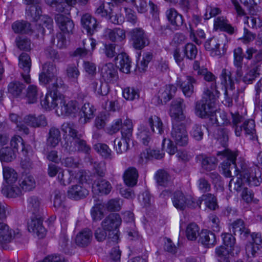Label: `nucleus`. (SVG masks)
Listing matches in <instances>:
<instances>
[{"mask_svg":"<svg viewBox=\"0 0 262 262\" xmlns=\"http://www.w3.org/2000/svg\"><path fill=\"white\" fill-rule=\"evenodd\" d=\"M223 154L226 158V159L221 164V168L222 173L226 178L232 177L231 175V170L234 169L235 176L240 175L243 177L244 179L250 186H257L260 184V181L256 177L251 176L246 171V166L244 165L242 166L239 169L235 163L237 154L228 150H225L223 152H219L217 155Z\"/></svg>","mask_w":262,"mask_h":262,"instance_id":"nucleus-1","label":"nucleus"},{"mask_svg":"<svg viewBox=\"0 0 262 262\" xmlns=\"http://www.w3.org/2000/svg\"><path fill=\"white\" fill-rule=\"evenodd\" d=\"M219 95L214 94L213 92L204 91L202 99L195 103V113L196 116L201 118H206L214 114L216 111L215 102Z\"/></svg>","mask_w":262,"mask_h":262,"instance_id":"nucleus-2","label":"nucleus"},{"mask_svg":"<svg viewBox=\"0 0 262 262\" xmlns=\"http://www.w3.org/2000/svg\"><path fill=\"white\" fill-rule=\"evenodd\" d=\"M61 130L64 133L68 134L72 138V143L74 149L72 151H77L89 154L91 151L90 146L87 144L85 140L82 139V135L77 129L76 125L73 122H65L61 126Z\"/></svg>","mask_w":262,"mask_h":262,"instance_id":"nucleus-3","label":"nucleus"},{"mask_svg":"<svg viewBox=\"0 0 262 262\" xmlns=\"http://www.w3.org/2000/svg\"><path fill=\"white\" fill-rule=\"evenodd\" d=\"M64 84L62 78H57L56 82L50 84L48 92L43 99L41 100V106L46 110L58 109L62 95L58 93V89Z\"/></svg>","mask_w":262,"mask_h":262,"instance_id":"nucleus-4","label":"nucleus"},{"mask_svg":"<svg viewBox=\"0 0 262 262\" xmlns=\"http://www.w3.org/2000/svg\"><path fill=\"white\" fill-rule=\"evenodd\" d=\"M233 54L234 64L237 68H242L244 57L247 60H252V65H256L262 61V49L258 50L255 48L250 47L244 54L242 48L238 47L234 50Z\"/></svg>","mask_w":262,"mask_h":262,"instance_id":"nucleus-5","label":"nucleus"},{"mask_svg":"<svg viewBox=\"0 0 262 262\" xmlns=\"http://www.w3.org/2000/svg\"><path fill=\"white\" fill-rule=\"evenodd\" d=\"M121 222L118 214L111 213L101 223L102 227L108 232V238L113 242H117L118 240L119 227Z\"/></svg>","mask_w":262,"mask_h":262,"instance_id":"nucleus-6","label":"nucleus"},{"mask_svg":"<svg viewBox=\"0 0 262 262\" xmlns=\"http://www.w3.org/2000/svg\"><path fill=\"white\" fill-rule=\"evenodd\" d=\"M21 236V233L18 229L13 230L6 223L0 222V246L2 248L9 249L12 241Z\"/></svg>","mask_w":262,"mask_h":262,"instance_id":"nucleus-7","label":"nucleus"},{"mask_svg":"<svg viewBox=\"0 0 262 262\" xmlns=\"http://www.w3.org/2000/svg\"><path fill=\"white\" fill-rule=\"evenodd\" d=\"M57 69L55 64L50 62L45 63L42 66V72L39 74V80L40 82L44 84H48L56 82L57 78H61L57 77Z\"/></svg>","mask_w":262,"mask_h":262,"instance_id":"nucleus-8","label":"nucleus"},{"mask_svg":"<svg viewBox=\"0 0 262 262\" xmlns=\"http://www.w3.org/2000/svg\"><path fill=\"white\" fill-rule=\"evenodd\" d=\"M171 140L179 146H184L187 145L188 137L184 125L173 122L171 131Z\"/></svg>","mask_w":262,"mask_h":262,"instance_id":"nucleus-9","label":"nucleus"},{"mask_svg":"<svg viewBox=\"0 0 262 262\" xmlns=\"http://www.w3.org/2000/svg\"><path fill=\"white\" fill-rule=\"evenodd\" d=\"M129 34L133 46L136 49H142L149 43V38L142 28H134L130 31Z\"/></svg>","mask_w":262,"mask_h":262,"instance_id":"nucleus-10","label":"nucleus"},{"mask_svg":"<svg viewBox=\"0 0 262 262\" xmlns=\"http://www.w3.org/2000/svg\"><path fill=\"white\" fill-rule=\"evenodd\" d=\"M42 216L39 214L32 216L30 221L28 223L29 231L36 234L40 238H43L46 233V229L42 226Z\"/></svg>","mask_w":262,"mask_h":262,"instance_id":"nucleus-11","label":"nucleus"},{"mask_svg":"<svg viewBox=\"0 0 262 262\" xmlns=\"http://www.w3.org/2000/svg\"><path fill=\"white\" fill-rule=\"evenodd\" d=\"M184 107V100L181 98H178L171 102L169 115L173 122L178 123L184 119L185 116L183 112Z\"/></svg>","mask_w":262,"mask_h":262,"instance_id":"nucleus-12","label":"nucleus"},{"mask_svg":"<svg viewBox=\"0 0 262 262\" xmlns=\"http://www.w3.org/2000/svg\"><path fill=\"white\" fill-rule=\"evenodd\" d=\"M58 101L60 102L56 112L60 113L61 115H70L76 113L79 110L78 103L75 100H66L62 95Z\"/></svg>","mask_w":262,"mask_h":262,"instance_id":"nucleus-13","label":"nucleus"},{"mask_svg":"<svg viewBox=\"0 0 262 262\" xmlns=\"http://www.w3.org/2000/svg\"><path fill=\"white\" fill-rule=\"evenodd\" d=\"M173 205L180 210H184L187 207L191 206L190 202L193 203V200L186 196L181 191H176L171 198Z\"/></svg>","mask_w":262,"mask_h":262,"instance_id":"nucleus-14","label":"nucleus"},{"mask_svg":"<svg viewBox=\"0 0 262 262\" xmlns=\"http://www.w3.org/2000/svg\"><path fill=\"white\" fill-rule=\"evenodd\" d=\"M89 191L83 183L72 185L69 188L67 194L69 198L74 200L83 199L86 197Z\"/></svg>","mask_w":262,"mask_h":262,"instance_id":"nucleus-15","label":"nucleus"},{"mask_svg":"<svg viewBox=\"0 0 262 262\" xmlns=\"http://www.w3.org/2000/svg\"><path fill=\"white\" fill-rule=\"evenodd\" d=\"M19 68L23 70L21 75L27 83L31 82V78L29 75L31 67V60L30 57L26 53H23L19 57Z\"/></svg>","mask_w":262,"mask_h":262,"instance_id":"nucleus-16","label":"nucleus"},{"mask_svg":"<svg viewBox=\"0 0 262 262\" xmlns=\"http://www.w3.org/2000/svg\"><path fill=\"white\" fill-rule=\"evenodd\" d=\"M101 74L107 83H114L118 78V72L116 68L112 63H108L102 66Z\"/></svg>","mask_w":262,"mask_h":262,"instance_id":"nucleus-17","label":"nucleus"},{"mask_svg":"<svg viewBox=\"0 0 262 262\" xmlns=\"http://www.w3.org/2000/svg\"><path fill=\"white\" fill-rule=\"evenodd\" d=\"M220 77L221 84L225 86V95L226 100L228 102L229 106L230 104H232V100L228 97L227 89L232 90L234 89V83L231 78V73L229 70L223 69Z\"/></svg>","mask_w":262,"mask_h":262,"instance_id":"nucleus-18","label":"nucleus"},{"mask_svg":"<svg viewBox=\"0 0 262 262\" xmlns=\"http://www.w3.org/2000/svg\"><path fill=\"white\" fill-rule=\"evenodd\" d=\"M55 19L62 32L68 34L73 33L74 24L69 17L61 14H58L56 15Z\"/></svg>","mask_w":262,"mask_h":262,"instance_id":"nucleus-19","label":"nucleus"},{"mask_svg":"<svg viewBox=\"0 0 262 262\" xmlns=\"http://www.w3.org/2000/svg\"><path fill=\"white\" fill-rule=\"evenodd\" d=\"M112 189L110 182L102 178H98L95 180L92 186L93 191L98 194L107 195Z\"/></svg>","mask_w":262,"mask_h":262,"instance_id":"nucleus-20","label":"nucleus"},{"mask_svg":"<svg viewBox=\"0 0 262 262\" xmlns=\"http://www.w3.org/2000/svg\"><path fill=\"white\" fill-rule=\"evenodd\" d=\"M177 90V87L172 84L166 85L161 89L158 93V103H166L174 96Z\"/></svg>","mask_w":262,"mask_h":262,"instance_id":"nucleus-21","label":"nucleus"},{"mask_svg":"<svg viewBox=\"0 0 262 262\" xmlns=\"http://www.w3.org/2000/svg\"><path fill=\"white\" fill-rule=\"evenodd\" d=\"M177 85L182 90L183 94L186 97H190L194 92L193 84H195L196 80L191 76H187L184 81L178 79Z\"/></svg>","mask_w":262,"mask_h":262,"instance_id":"nucleus-22","label":"nucleus"},{"mask_svg":"<svg viewBox=\"0 0 262 262\" xmlns=\"http://www.w3.org/2000/svg\"><path fill=\"white\" fill-rule=\"evenodd\" d=\"M83 43L84 47L78 48L72 53L71 55L73 57H83L88 55L90 52L93 51L96 45V40L93 38H90L87 40H83Z\"/></svg>","mask_w":262,"mask_h":262,"instance_id":"nucleus-23","label":"nucleus"},{"mask_svg":"<svg viewBox=\"0 0 262 262\" xmlns=\"http://www.w3.org/2000/svg\"><path fill=\"white\" fill-rule=\"evenodd\" d=\"M231 226L234 234L240 236L243 239H246L250 234V230L246 226L244 221L242 219L234 221L231 224Z\"/></svg>","mask_w":262,"mask_h":262,"instance_id":"nucleus-24","label":"nucleus"},{"mask_svg":"<svg viewBox=\"0 0 262 262\" xmlns=\"http://www.w3.org/2000/svg\"><path fill=\"white\" fill-rule=\"evenodd\" d=\"M81 24L88 35H92L97 30L98 23L95 18L91 15L86 13L82 15L81 18Z\"/></svg>","mask_w":262,"mask_h":262,"instance_id":"nucleus-25","label":"nucleus"},{"mask_svg":"<svg viewBox=\"0 0 262 262\" xmlns=\"http://www.w3.org/2000/svg\"><path fill=\"white\" fill-rule=\"evenodd\" d=\"M93 232L89 228H85L79 231L76 236V244L80 247L88 246L91 242Z\"/></svg>","mask_w":262,"mask_h":262,"instance_id":"nucleus-26","label":"nucleus"},{"mask_svg":"<svg viewBox=\"0 0 262 262\" xmlns=\"http://www.w3.org/2000/svg\"><path fill=\"white\" fill-rule=\"evenodd\" d=\"M88 1L89 0H65V2L57 3L56 10L58 12L69 15L72 7L75 5L76 3H79L81 5H85Z\"/></svg>","mask_w":262,"mask_h":262,"instance_id":"nucleus-27","label":"nucleus"},{"mask_svg":"<svg viewBox=\"0 0 262 262\" xmlns=\"http://www.w3.org/2000/svg\"><path fill=\"white\" fill-rule=\"evenodd\" d=\"M199 75L204 76V80L210 83L209 86H207L205 91L208 90L210 92H213L214 94L219 95L220 92L216 89V77L207 69H203L201 72H199Z\"/></svg>","mask_w":262,"mask_h":262,"instance_id":"nucleus-28","label":"nucleus"},{"mask_svg":"<svg viewBox=\"0 0 262 262\" xmlns=\"http://www.w3.org/2000/svg\"><path fill=\"white\" fill-rule=\"evenodd\" d=\"M115 59L116 66L121 72L125 73H128L130 72L131 61L126 53L119 54Z\"/></svg>","mask_w":262,"mask_h":262,"instance_id":"nucleus-29","label":"nucleus"},{"mask_svg":"<svg viewBox=\"0 0 262 262\" xmlns=\"http://www.w3.org/2000/svg\"><path fill=\"white\" fill-rule=\"evenodd\" d=\"M24 123L33 127L46 126L47 125L46 118L43 115H40L36 117L32 115L26 116L24 118Z\"/></svg>","mask_w":262,"mask_h":262,"instance_id":"nucleus-30","label":"nucleus"},{"mask_svg":"<svg viewBox=\"0 0 262 262\" xmlns=\"http://www.w3.org/2000/svg\"><path fill=\"white\" fill-rule=\"evenodd\" d=\"M123 179L126 185L129 187L135 186L138 178V170L135 167L128 168L123 174Z\"/></svg>","mask_w":262,"mask_h":262,"instance_id":"nucleus-31","label":"nucleus"},{"mask_svg":"<svg viewBox=\"0 0 262 262\" xmlns=\"http://www.w3.org/2000/svg\"><path fill=\"white\" fill-rule=\"evenodd\" d=\"M18 183L4 185L2 189V193L7 198H15L22 194V190L18 186Z\"/></svg>","mask_w":262,"mask_h":262,"instance_id":"nucleus-32","label":"nucleus"},{"mask_svg":"<svg viewBox=\"0 0 262 262\" xmlns=\"http://www.w3.org/2000/svg\"><path fill=\"white\" fill-rule=\"evenodd\" d=\"M41 13L40 2L38 4L27 6L26 8V17L31 21H37L40 18Z\"/></svg>","mask_w":262,"mask_h":262,"instance_id":"nucleus-33","label":"nucleus"},{"mask_svg":"<svg viewBox=\"0 0 262 262\" xmlns=\"http://www.w3.org/2000/svg\"><path fill=\"white\" fill-rule=\"evenodd\" d=\"M155 179L158 185L161 186L166 187L171 184V177L164 169L157 170L155 174Z\"/></svg>","mask_w":262,"mask_h":262,"instance_id":"nucleus-34","label":"nucleus"},{"mask_svg":"<svg viewBox=\"0 0 262 262\" xmlns=\"http://www.w3.org/2000/svg\"><path fill=\"white\" fill-rule=\"evenodd\" d=\"M199 242L205 247L209 248L215 245L216 237L215 234L208 230H203L200 234Z\"/></svg>","mask_w":262,"mask_h":262,"instance_id":"nucleus-35","label":"nucleus"},{"mask_svg":"<svg viewBox=\"0 0 262 262\" xmlns=\"http://www.w3.org/2000/svg\"><path fill=\"white\" fill-rule=\"evenodd\" d=\"M166 17L171 25L179 27L183 24V18L181 14H179L174 8H170L166 11Z\"/></svg>","mask_w":262,"mask_h":262,"instance_id":"nucleus-36","label":"nucleus"},{"mask_svg":"<svg viewBox=\"0 0 262 262\" xmlns=\"http://www.w3.org/2000/svg\"><path fill=\"white\" fill-rule=\"evenodd\" d=\"M152 133L147 127L141 126L138 129L137 138L144 145L148 146L152 141Z\"/></svg>","mask_w":262,"mask_h":262,"instance_id":"nucleus-37","label":"nucleus"},{"mask_svg":"<svg viewBox=\"0 0 262 262\" xmlns=\"http://www.w3.org/2000/svg\"><path fill=\"white\" fill-rule=\"evenodd\" d=\"M27 202V208L33 215H41L42 208L41 202L38 197L32 196L28 199Z\"/></svg>","mask_w":262,"mask_h":262,"instance_id":"nucleus-38","label":"nucleus"},{"mask_svg":"<svg viewBox=\"0 0 262 262\" xmlns=\"http://www.w3.org/2000/svg\"><path fill=\"white\" fill-rule=\"evenodd\" d=\"M61 140L60 132L59 128L52 127L49 129L47 138V144L52 147H55Z\"/></svg>","mask_w":262,"mask_h":262,"instance_id":"nucleus-39","label":"nucleus"},{"mask_svg":"<svg viewBox=\"0 0 262 262\" xmlns=\"http://www.w3.org/2000/svg\"><path fill=\"white\" fill-rule=\"evenodd\" d=\"M94 92L99 95L106 96L110 91V86L106 82L100 80L95 81L91 84Z\"/></svg>","mask_w":262,"mask_h":262,"instance_id":"nucleus-40","label":"nucleus"},{"mask_svg":"<svg viewBox=\"0 0 262 262\" xmlns=\"http://www.w3.org/2000/svg\"><path fill=\"white\" fill-rule=\"evenodd\" d=\"M12 28L15 33L27 34L31 32V24L25 20L14 22Z\"/></svg>","mask_w":262,"mask_h":262,"instance_id":"nucleus-41","label":"nucleus"},{"mask_svg":"<svg viewBox=\"0 0 262 262\" xmlns=\"http://www.w3.org/2000/svg\"><path fill=\"white\" fill-rule=\"evenodd\" d=\"M22 191H30L36 186V182L34 178L31 176H26L18 183Z\"/></svg>","mask_w":262,"mask_h":262,"instance_id":"nucleus-42","label":"nucleus"},{"mask_svg":"<svg viewBox=\"0 0 262 262\" xmlns=\"http://www.w3.org/2000/svg\"><path fill=\"white\" fill-rule=\"evenodd\" d=\"M148 124L151 128L152 132H155V127H156L159 134L161 135L163 133V124L161 119L159 117L156 115L150 117L148 119Z\"/></svg>","mask_w":262,"mask_h":262,"instance_id":"nucleus-43","label":"nucleus"},{"mask_svg":"<svg viewBox=\"0 0 262 262\" xmlns=\"http://www.w3.org/2000/svg\"><path fill=\"white\" fill-rule=\"evenodd\" d=\"M3 176L6 182L5 185L16 183L17 180V174L15 170L10 167L3 168ZM5 184H4V185Z\"/></svg>","mask_w":262,"mask_h":262,"instance_id":"nucleus-44","label":"nucleus"},{"mask_svg":"<svg viewBox=\"0 0 262 262\" xmlns=\"http://www.w3.org/2000/svg\"><path fill=\"white\" fill-rule=\"evenodd\" d=\"M107 35L112 41H121L126 37L124 30L120 28H115L113 30L108 29L107 31Z\"/></svg>","mask_w":262,"mask_h":262,"instance_id":"nucleus-45","label":"nucleus"},{"mask_svg":"<svg viewBox=\"0 0 262 262\" xmlns=\"http://www.w3.org/2000/svg\"><path fill=\"white\" fill-rule=\"evenodd\" d=\"M200 159L201 160L202 167L206 170L211 171L216 167V160L214 157L200 155Z\"/></svg>","mask_w":262,"mask_h":262,"instance_id":"nucleus-46","label":"nucleus"},{"mask_svg":"<svg viewBox=\"0 0 262 262\" xmlns=\"http://www.w3.org/2000/svg\"><path fill=\"white\" fill-rule=\"evenodd\" d=\"M229 130L225 128H219L215 132L214 136L220 144L226 147L229 140Z\"/></svg>","mask_w":262,"mask_h":262,"instance_id":"nucleus-47","label":"nucleus"},{"mask_svg":"<svg viewBox=\"0 0 262 262\" xmlns=\"http://www.w3.org/2000/svg\"><path fill=\"white\" fill-rule=\"evenodd\" d=\"M254 121L252 119H249L244 121L243 124V129L246 135L249 136L251 140L257 139L256 136V130L255 129Z\"/></svg>","mask_w":262,"mask_h":262,"instance_id":"nucleus-48","label":"nucleus"},{"mask_svg":"<svg viewBox=\"0 0 262 262\" xmlns=\"http://www.w3.org/2000/svg\"><path fill=\"white\" fill-rule=\"evenodd\" d=\"M220 46L216 39L214 37L207 40L204 44L206 50L211 51V55L213 56L220 55L219 49Z\"/></svg>","mask_w":262,"mask_h":262,"instance_id":"nucleus-49","label":"nucleus"},{"mask_svg":"<svg viewBox=\"0 0 262 262\" xmlns=\"http://www.w3.org/2000/svg\"><path fill=\"white\" fill-rule=\"evenodd\" d=\"M132 138H122L121 140L116 139L114 140V148L118 154H121L126 151L129 147V142Z\"/></svg>","mask_w":262,"mask_h":262,"instance_id":"nucleus-50","label":"nucleus"},{"mask_svg":"<svg viewBox=\"0 0 262 262\" xmlns=\"http://www.w3.org/2000/svg\"><path fill=\"white\" fill-rule=\"evenodd\" d=\"M254 67L251 70H249L245 75L243 78V82L247 84H251L259 75L258 72L259 65L258 64L256 65H253Z\"/></svg>","mask_w":262,"mask_h":262,"instance_id":"nucleus-51","label":"nucleus"},{"mask_svg":"<svg viewBox=\"0 0 262 262\" xmlns=\"http://www.w3.org/2000/svg\"><path fill=\"white\" fill-rule=\"evenodd\" d=\"M16 157L14 151L10 147L0 149V160L2 162H9Z\"/></svg>","mask_w":262,"mask_h":262,"instance_id":"nucleus-52","label":"nucleus"},{"mask_svg":"<svg viewBox=\"0 0 262 262\" xmlns=\"http://www.w3.org/2000/svg\"><path fill=\"white\" fill-rule=\"evenodd\" d=\"M81 118H84V123H86L94 117V107L90 103H85L80 112Z\"/></svg>","mask_w":262,"mask_h":262,"instance_id":"nucleus-53","label":"nucleus"},{"mask_svg":"<svg viewBox=\"0 0 262 262\" xmlns=\"http://www.w3.org/2000/svg\"><path fill=\"white\" fill-rule=\"evenodd\" d=\"M205 126L201 124H194L190 132V136L196 141H200L203 138Z\"/></svg>","mask_w":262,"mask_h":262,"instance_id":"nucleus-54","label":"nucleus"},{"mask_svg":"<svg viewBox=\"0 0 262 262\" xmlns=\"http://www.w3.org/2000/svg\"><path fill=\"white\" fill-rule=\"evenodd\" d=\"M200 228L195 223L189 224L186 229V236L189 241H195L200 235Z\"/></svg>","mask_w":262,"mask_h":262,"instance_id":"nucleus-55","label":"nucleus"},{"mask_svg":"<svg viewBox=\"0 0 262 262\" xmlns=\"http://www.w3.org/2000/svg\"><path fill=\"white\" fill-rule=\"evenodd\" d=\"M53 206L57 209L62 211L65 207L64 196L62 192L59 190L54 191Z\"/></svg>","mask_w":262,"mask_h":262,"instance_id":"nucleus-56","label":"nucleus"},{"mask_svg":"<svg viewBox=\"0 0 262 262\" xmlns=\"http://www.w3.org/2000/svg\"><path fill=\"white\" fill-rule=\"evenodd\" d=\"M10 120L16 125V127L19 132H22L26 135L29 134V129L25 124L20 122L21 118L18 115L11 113L9 115Z\"/></svg>","mask_w":262,"mask_h":262,"instance_id":"nucleus-57","label":"nucleus"},{"mask_svg":"<svg viewBox=\"0 0 262 262\" xmlns=\"http://www.w3.org/2000/svg\"><path fill=\"white\" fill-rule=\"evenodd\" d=\"M121 134L122 138H132L133 135V125L130 119H125L121 126Z\"/></svg>","mask_w":262,"mask_h":262,"instance_id":"nucleus-58","label":"nucleus"},{"mask_svg":"<svg viewBox=\"0 0 262 262\" xmlns=\"http://www.w3.org/2000/svg\"><path fill=\"white\" fill-rule=\"evenodd\" d=\"M95 149L105 159H112V151L105 144L98 143L94 146Z\"/></svg>","mask_w":262,"mask_h":262,"instance_id":"nucleus-59","label":"nucleus"},{"mask_svg":"<svg viewBox=\"0 0 262 262\" xmlns=\"http://www.w3.org/2000/svg\"><path fill=\"white\" fill-rule=\"evenodd\" d=\"M25 85L19 82H11L8 85V91L14 97H19L25 89Z\"/></svg>","mask_w":262,"mask_h":262,"instance_id":"nucleus-60","label":"nucleus"},{"mask_svg":"<svg viewBox=\"0 0 262 262\" xmlns=\"http://www.w3.org/2000/svg\"><path fill=\"white\" fill-rule=\"evenodd\" d=\"M10 144L13 148L17 150L19 148L23 152L28 153V149L25 145V142L23 138L19 136L15 135L13 136L11 138Z\"/></svg>","mask_w":262,"mask_h":262,"instance_id":"nucleus-61","label":"nucleus"},{"mask_svg":"<svg viewBox=\"0 0 262 262\" xmlns=\"http://www.w3.org/2000/svg\"><path fill=\"white\" fill-rule=\"evenodd\" d=\"M244 6L247 8L250 14L254 15L258 11L257 5L260 0H240Z\"/></svg>","mask_w":262,"mask_h":262,"instance_id":"nucleus-62","label":"nucleus"},{"mask_svg":"<svg viewBox=\"0 0 262 262\" xmlns=\"http://www.w3.org/2000/svg\"><path fill=\"white\" fill-rule=\"evenodd\" d=\"M183 51L185 57L190 60L194 59L198 54L196 46L191 43H187L184 47Z\"/></svg>","mask_w":262,"mask_h":262,"instance_id":"nucleus-63","label":"nucleus"},{"mask_svg":"<svg viewBox=\"0 0 262 262\" xmlns=\"http://www.w3.org/2000/svg\"><path fill=\"white\" fill-rule=\"evenodd\" d=\"M202 199L204 200L206 206L210 210H214L218 207L216 199L213 194L211 193L203 194Z\"/></svg>","mask_w":262,"mask_h":262,"instance_id":"nucleus-64","label":"nucleus"}]
</instances>
